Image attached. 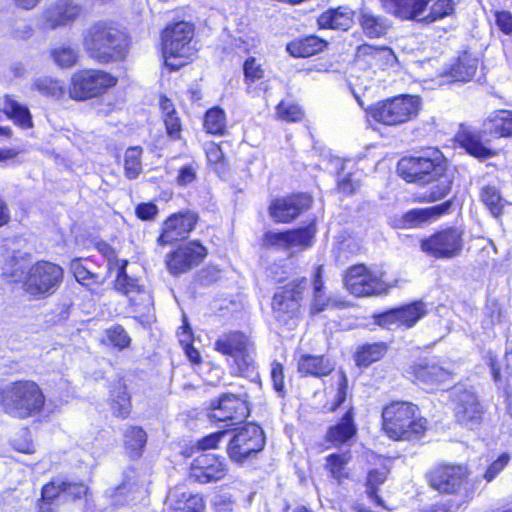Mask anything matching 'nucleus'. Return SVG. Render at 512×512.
I'll use <instances>...</instances> for the list:
<instances>
[{"instance_id":"nucleus-1","label":"nucleus","mask_w":512,"mask_h":512,"mask_svg":"<svg viewBox=\"0 0 512 512\" xmlns=\"http://www.w3.org/2000/svg\"><path fill=\"white\" fill-rule=\"evenodd\" d=\"M82 44L89 57L100 63L124 59L128 48L125 33L108 20L90 25L83 33Z\"/></svg>"},{"instance_id":"nucleus-2","label":"nucleus","mask_w":512,"mask_h":512,"mask_svg":"<svg viewBox=\"0 0 512 512\" xmlns=\"http://www.w3.org/2000/svg\"><path fill=\"white\" fill-rule=\"evenodd\" d=\"M383 430L393 440H417L424 435L427 420L411 402L396 401L382 411Z\"/></svg>"},{"instance_id":"nucleus-3","label":"nucleus","mask_w":512,"mask_h":512,"mask_svg":"<svg viewBox=\"0 0 512 512\" xmlns=\"http://www.w3.org/2000/svg\"><path fill=\"white\" fill-rule=\"evenodd\" d=\"M1 404L9 415L25 419L42 411L45 396L36 382L21 380L4 387L1 392Z\"/></svg>"},{"instance_id":"nucleus-4","label":"nucleus","mask_w":512,"mask_h":512,"mask_svg":"<svg viewBox=\"0 0 512 512\" xmlns=\"http://www.w3.org/2000/svg\"><path fill=\"white\" fill-rule=\"evenodd\" d=\"M194 27L186 21L169 25L162 33L164 63L172 70H177L187 63V59L195 54L192 44Z\"/></svg>"},{"instance_id":"nucleus-5","label":"nucleus","mask_w":512,"mask_h":512,"mask_svg":"<svg viewBox=\"0 0 512 512\" xmlns=\"http://www.w3.org/2000/svg\"><path fill=\"white\" fill-rule=\"evenodd\" d=\"M421 107V99L416 95H399L378 101L367 109V115L387 126H397L415 118Z\"/></svg>"},{"instance_id":"nucleus-6","label":"nucleus","mask_w":512,"mask_h":512,"mask_svg":"<svg viewBox=\"0 0 512 512\" xmlns=\"http://www.w3.org/2000/svg\"><path fill=\"white\" fill-rule=\"evenodd\" d=\"M61 266L50 261H37L31 265L21 280L23 291L36 300L53 295L63 282Z\"/></svg>"},{"instance_id":"nucleus-7","label":"nucleus","mask_w":512,"mask_h":512,"mask_svg":"<svg viewBox=\"0 0 512 512\" xmlns=\"http://www.w3.org/2000/svg\"><path fill=\"white\" fill-rule=\"evenodd\" d=\"M400 175L411 183L425 185L433 183L436 177L446 170L443 156L438 150H434L431 156L405 157L398 163Z\"/></svg>"},{"instance_id":"nucleus-8","label":"nucleus","mask_w":512,"mask_h":512,"mask_svg":"<svg viewBox=\"0 0 512 512\" xmlns=\"http://www.w3.org/2000/svg\"><path fill=\"white\" fill-rule=\"evenodd\" d=\"M308 282L305 277L297 278L275 293L272 301L274 318L282 325L293 326Z\"/></svg>"},{"instance_id":"nucleus-9","label":"nucleus","mask_w":512,"mask_h":512,"mask_svg":"<svg viewBox=\"0 0 512 512\" xmlns=\"http://www.w3.org/2000/svg\"><path fill=\"white\" fill-rule=\"evenodd\" d=\"M215 350L233 358L242 375L254 371V347L243 333L229 332L221 335L215 342Z\"/></svg>"},{"instance_id":"nucleus-10","label":"nucleus","mask_w":512,"mask_h":512,"mask_svg":"<svg viewBox=\"0 0 512 512\" xmlns=\"http://www.w3.org/2000/svg\"><path fill=\"white\" fill-rule=\"evenodd\" d=\"M464 232L457 227H448L435 232L420 242L421 250L436 259L458 257L464 246Z\"/></svg>"},{"instance_id":"nucleus-11","label":"nucleus","mask_w":512,"mask_h":512,"mask_svg":"<svg viewBox=\"0 0 512 512\" xmlns=\"http://www.w3.org/2000/svg\"><path fill=\"white\" fill-rule=\"evenodd\" d=\"M117 80L111 74L95 69H85L72 75L69 95L76 100L95 97L114 86Z\"/></svg>"},{"instance_id":"nucleus-12","label":"nucleus","mask_w":512,"mask_h":512,"mask_svg":"<svg viewBox=\"0 0 512 512\" xmlns=\"http://www.w3.org/2000/svg\"><path fill=\"white\" fill-rule=\"evenodd\" d=\"M265 445V437L260 426L249 423L239 429L228 445L230 458L238 463L256 455Z\"/></svg>"},{"instance_id":"nucleus-13","label":"nucleus","mask_w":512,"mask_h":512,"mask_svg":"<svg viewBox=\"0 0 512 512\" xmlns=\"http://www.w3.org/2000/svg\"><path fill=\"white\" fill-rule=\"evenodd\" d=\"M468 477L467 466L442 464L430 471L429 484L441 494H458L467 483Z\"/></svg>"},{"instance_id":"nucleus-14","label":"nucleus","mask_w":512,"mask_h":512,"mask_svg":"<svg viewBox=\"0 0 512 512\" xmlns=\"http://www.w3.org/2000/svg\"><path fill=\"white\" fill-rule=\"evenodd\" d=\"M346 289L358 297L385 293L388 285L364 265L351 267L344 278Z\"/></svg>"},{"instance_id":"nucleus-15","label":"nucleus","mask_w":512,"mask_h":512,"mask_svg":"<svg viewBox=\"0 0 512 512\" xmlns=\"http://www.w3.org/2000/svg\"><path fill=\"white\" fill-rule=\"evenodd\" d=\"M81 10V6L73 0H57L41 12L38 23L47 29L66 26L78 18Z\"/></svg>"},{"instance_id":"nucleus-16","label":"nucleus","mask_w":512,"mask_h":512,"mask_svg":"<svg viewBox=\"0 0 512 512\" xmlns=\"http://www.w3.org/2000/svg\"><path fill=\"white\" fill-rule=\"evenodd\" d=\"M210 418L215 421L229 422L228 426L242 422L249 413L245 399L234 394H223L215 402L211 403Z\"/></svg>"},{"instance_id":"nucleus-17","label":"nucleus","mask_w":512,"mask_h":512,"mask_svg":"<svg viewBox=\"0 0 512 512\" xmlns=\"http://www.w3.org/2000/svg\"><path fill=\"white\" fill-rule=\"evenodd\" d=\"M207 255V250L199 242L192 241L179 246L167 257V267L174 275L188 272L199 265Z\"/></svg>"},{"instance_id":"nucleus-18","label":"nucleus","mask_w":512,"mask_h":512,"mask_svg":"<svg viewBox=\"0 0 512 512\" xmlns=\"http://www.w3.org/2000/svg\"><path fill=\"white\" fill-rule=\"evenodd\" d=\"M198 215L190 210L171 215L163 224L162 233L158 238L161 245L172 243L179 239H185L195 228Z\"/></svg>"},{"instance_id":"nucleus-19","label":"nucleus","mask_w":512,"mask_h":512,"mask_svg":"<svg viewBox=\"0 0 512 512\" xmlns=\"http://www.w3.org/2000/svg\"><path fill=\"white\" fill-rule=\"evenodd\" d=\"M226 473L225 460L212 453L198 456L190 468V477L201 484L219 481L225 477Z\"/></svg>"},{"instance_id":"nucleus-20","label":"nucleus","mask_w":512,"mask_h":512,"mask_svg":"<svg viewBox=\"0 0 512 512\" xmlns=\"http://www.w3.org/2000/svg\"><path fill=\"white\" fill-rule=\"evenodd\" d=\"M314 234V225L281 233L267 232L264 236L263 245L266 247H274L276 249H290L298 246H308Z\"/></svg>"},{"instance_id":"nucleus-21","label":"nucleus","mask_w":512,"mask_h":512,"mask_svg":"<svg viewBox=\"0 0 512 512\" xmlns=\"http://www.w3.org/2000/svg\"><path fill=\"white\" fill-rule=\"evenodd\" d=\"M310 203L311 198L303 194L283 197L271 203L269 213L276 222L286 223L296 218L304 209H307Z\"/></svg>"},{"instance_id":"nucleus-22","label":"nucleus","mask_w":512,"mask_h":512,"mask_svg":"<svg viewBox=\"0 0 512 512\" xmlns=\"http://www.w3.org/2000/svg\"><path fill=\"white\" fill-rule=\"evenodd\" d=\"M454 395L455 415L457 420L464 425L477 423L483 413L482 406L477 396L471 391H461L460 389H456Z\"/></svg>"},{"instance_id":"nucleus-23","label":"nucleus","mask_w":512,"mask_h":512,"mask_svg":"<svg viewBox=\"0 0 512 512\" xmlns=\"http://www.w3.org/2000/svg\"><path fill=\"white\" fill-rule=\"evenodd\" d=\"M382 4L387 12L397 17L425 22L429 0H382Z\"/></svg>"},{"instance_id":"nucleus-24","label":"nucleus","mask_w":512,"mask_h":512,"mask_svg":"<svg viewBox=\"0 0 512 512\" xmlns=\"http://www.w3.org/2000/svg\"><path fill=\"white\" fill-rule=\"evenodd\" d=\"M356 433L357 427L354 422L353 408L350 407L338 423L329 427L325 439L335 447H338L349 443Z\"/></svg>"},{"instance_id":"nucleus-25","label":"nucleus","mask_w":512,"mask_h":512,"mask_svg":"<svg viewBox=\"0 0 512 512\" xmlns=\"http://www.w3.org/2000/svg\"><path fill=\"white\" fill-rule=\"evenodd\" d=\"M334 367V363L324 355L303 354L297 362V371L302 376H327L334 370Z\"/></svg>"},{"instance_id":"nucleus-26","label":"nucleus","mask_w":512,"mask_h":512,"mask_svg":"<svg viewBox=\"0 0 512 512\" xmlns=\"http://www.w3.org/2000/svg\"><path fill=\"white\" fill-rule=\"evenodd\" d=\"M167 501L171 512H202L203 501L197 494L186 492L181 487L170 490Z\"/></svg>"},{"instance_id":"nucleus-27","label":"nucleus","mask_w":512,"mask_h":512,"mask_svg":"<svg viewBox=\"0 0 512 512\" xmlns=\"http://www.w3.org/2000/svg\"><path fill=\"white\" fill-rule=\"evenodd\" d=\"M413 373L418 383L433 386L445 382L450 373L437 363L423 360L413 367Z\"/></svg>"},{"instance_id":"nucleus-28","label":"nucleus","mask_w":512,"mask_h":512,"mask_svg":"<svg viewBox=\"0 0 512 512\" xmlns=\"http://www.w3.org/2000/svg\"><path fill=\"white\" fill-rule=\"evenodd\" d=\"M483 132L496 137L512 136V111L491 112L483 123Z\"/></svg>"},{"instance_id":"nucleus-29","label":"nucleus","mask_w":512,"mask_h":512,"mask_svg":"<svg viewBox=\"0 0 512 512\" xmlns=\"http://www.w3.org/2000/svg\"><path fill=\"white\" fill-rule=\"evenodd\" d=\"M317 22L320 28L346 31L353 23V11L344 6L329 9L320 14Z\"/></svg>"},{"instance_id":"nucleus-30","label":"nucleus","mask_w":512,"mask_h":512,"mask_svg":"<svg viewBox=\"0 0 512 512\" xmlns=\"http://www.w3.org/2000/svg\"><path fill=\"white\" fill-rule=\"evenodd\" d=\"M137 265H134L128 271V268L116 274L114 287L117 292L125 295L127 298L132 297L145 288L141 279L135 275L134 269Z\"/></svg>"},{"instance_id":"nucleus-31","label":"nucleus","mask_w":512,"mask_h":512,"mask_svg":"<svg viewBox=\"0 0 512 512\" xmlns=\"http://www.w3.org/2000/svg\"><path fill=\"white\" fill-rule=\"evenodd\" d=\"M322 271V266H318L313 276V297L310 305V310L313 314L320 313L337 305V303L324 292Z\"/></svg>"},{"instance_id":"nucleus-32","label":"nucleus","mask_w":512,"mask_h":512,"mask_svg":"<svg viewBox=\"0 0 512 512\" xmlns=\"http://www.w3.org/2000/svg\"><path fill=\"white\" fill-rule=\"evenodd\" d=\"M451 208V202L446 201L442 204L421 209H412L404 215V222L412 226L438 218L446 214Z\"/></svg>"},{"instance_id":"nucleus-33","label":"nucleus","mask_w":512,"mask_h":512,"mask_svg":"<svg viewBox=\"0 0 512 512\" xmlns=\"http://www.w3.org/2000/svg\"><path fill=\"white\" fill-rule=\"evenodd\" d=\"M132 312L141 322L149 323L154 319L153 298L145 288L128 298Z\"/></svg>"},{"instance_id":"nucleus-34","label":"nucleus","mask_w":512,"mask_h":512,"mask_svg":"<svg viewBox=\"0 0 512 512\" xmlns=\"http://www.w3.org/2000/svg\"><path fill=\"white\" fill-rule=\"evenodd\" d=\"M326 44L324 40L311 35L289 43L287 50L294 57H310L322 51Z\"/></svg>"},{"instance_id":"nucleus-35","label":"nucleus","mask_w":512,"mask_h":512,"mask_svg":"<svg viewBox=\"0 0 512 512\" xmlns=\"http://www.w3.org/2000/svg\"><path fill=\"white\" fill-rule=\"evenodd\" d=\"M359 22L364 34L371 38L385 35L390 27V23L386 18L375 15L367 10L361 12Z\"/></svg>"},{"instance_id":"nucleus-36","label":"nucleus","mask_w":512,"mask_h":512,"mask_svg":"<svg viewBox=\"0 0 512 512\" xmlns=\"http://www.w3.org/2000/svg\"><path fill=\"white\" fill-rule=\"evenodd\" d=\"M457 141L461 147L476 158L487 159L495 155V152L485 147L479 136L471 131L463 130L460 132L457 135Z\"/></svg>"},{"instance_id":"nucleus-37","label":"nucleus","mask_w":512,"mask_h":512,"mask_svg":"<svg viewBox=\"0 0 512 512\" xmlns=\"http://www.w3.org/2000/svg\"><path fill=\"white\" fill-rule=\"evenodd\" d=\"M147 442L146 432L137 426H130L124 432V445L131 458H139Z\"/></svg>"},{"instance_id":"nucleus-38","label":"nucleus","mask_w":512,"mask_h":512,"mask_svg":"<svg viewBox=\"0 0 512 512\" xmlns=\"http://www.w3.org/2000/svg\"><path fill=\"white\" fill-rule=\"evenodd\" d=\"M131 398L125 385L118 382L111 392V409L115 416L125 419L131 412Z\"/></svg>"},{"instance_id":"nucleus-39","label":"nucleus","mask_w":512,"mask_h":512,"mask_svg":"<svg viewBox=\"0 0 512 512\" xmlns=\"http://www.w3.org/2000/svg\"><path fill=\"white\" fill-rule=\"evenodd\" d=\"M477 67L478 59L465 53L458 59V62L451 67L449 76L454 81L466 82L474 77Z\"/></svg>"},{"instance_id":"nucleus-40","label":"nucleus","mask_w":512,"mask_h":512,"mask_svg":"<svg viewBox=\"0 0 512 512\" xmlns=\"http://www.w3.org/2000/svg\"><path fill=\"white\" fill-rule=\"evenodd\" d=\"M3 109L6 115L20 127L30 128L32 126L31 115L28 108L9 96L4 98Z\"/></svg>"},{"instance_id":"nucleus-41","label":"nucleus","mask_w":512,"mask_h":512,"mask_svg":"<svg viewBox=\"0 0 512 512\" xmlns=\"http://www.w3.org/2000/svg\"><path fill=\"white\" fill-rule=\"evenodd\" d=\"M350 460L351 455L349 452L340 454L333 453L326 457V468L329 470L331 477L335 479L338 484H341L344 479L348 478L346 466Z\"/></svg>"},{"instance_id":"nucleus-42","label":"nucleus","mask_w":512,"mask_h":512,"mask_svg":"<svg viewBox=\"0 0 512 512\" xmlns=\"http://www.w3.org/2000/svg\"><path fill=\"white\" fill-rule=\"evenodd\" d=\"M386 350V345L383 343L364 345L356 353V365L359 367H368L372 363L380 360L385 355Z\"/></svg>"},{"instance_id":"nucleus-43","label":"nucleus","mask_w":512,"mask_h":512,"mask_svg":"<svg viewBox=\"0 0 512 512\" xmlns=\"http://www.w3.org/2000/svg\"><path fill=\"white\" fill-rule=\"evenodd\" d=\"M65 481L55 478L42 488V501L40 505L41 512H51L46 505L54 501L64 502Z\"/></svg>"},{"instance_id":"nucleus-44","label":"nucleus","mask_w":512,"mask_h":512,"mask_svg":"<svg viewBox=\"0 0 512 512\" xmlns=\"http://www.w3.org/2000/svg\"><path fill=\"white\" fill-rule=\"evenodd\" d=\"M398 311L400 324L408 328L415 325L427 313L426 305L422 301L399 307Z\"/></svg>"},{"instance_id":"nucleus-45","label":"nucleus","mask_w":512,"mask_h":512,"mask_svg":"<svg viewBox=\"0 0 512 512\" xmlns=\"http://www.w3.org/2000/svg\"><path fill=\"white\" fill-rule=\"evenodd\" d=\"M142 148L139 146L129 147L124 154V173L132 180L136 179L142 172L141 155Z\"/></svg>"},{"instance_id":"nucleus-46","label":"nucleus","mask_w":512,"mask_h":512,"mask_svg":"<svg viewBox=\"0 0 512 512\" xmlns=\"http://www.w3.org/2000/svg\"><path fill=\"white\" fill-rule=\"evenodd\" d=\"M429 192H426L422 199L426 202H436L445 198L451 191L452 179L451 176L445 171L441 176L436 177Z\"/></svg>"},{"instance_id":"nucleus-47","label":"nucleus","mask_w":512,"mask_h":512,"mask_svg":"<svg viewBox=\"0 0 512 512\" xmlns=\"http://www.w3.org/2000/svg\"><path fill=\"white\" fill-rule=\"evenodd\" d=\"M50 55L55 64L61 68L74 66L79 58L78 51L69 45H60L52 48Z\"/></svg>"},{"instance_id":"nucleus-48","label":"nucleus","mask_w":512,"mask_h":512,"mask_svg":"<svg viewBox=\"0 0 512 512\" xmlns=\"http://www.w3.org/2000/svg\"><path fill=\"white\" fill-rule=\"evenodd\" d=\"M358 57H371L376 61H383L387 65H392L396 60L393 51L388 47H374L368 44L360 45L357 49Z\"/></svg>"},{"instance_id":"nucleus-49","label":"nucleus","mask_w":512,"mask_h":512,"mask_svg":"<svg viewBox=\"0 0 512 512\" xmlns=\"http://www.w3.org/2000/svg\"><path fill=\"white\" fill-rule=\"evenodd\" d=\"M454 11L453 0H429V7L427 15L425 16V23H433L446 16H449Z\"/></svg>"},{"instance_id":"nucleus-50","label":"nucleus","mask_w":512,"mask_h":512,"mask_svg":"<svg viewBox=\"0 0 512 512\" xmlns=\"http://www.w3.org/2000/svg\"><path fill=\"white\" fill-rule=\"evenodd\" d=\"M387 473H388V471L386 468L371 470L368 473L367 483H366L368 496L371 499H373L378 506H381L384 508H386L384 501L382 500V498L380 496L377 495L376 490L379 485H381L385 482V480L387 478Z\"/></svg>"},{"instance_id":"nucleus-51","label":"nucleus","mask_w":512,"mask_h":512,"mask_svg":"<svg viewBox=\"0 0 512 512\" xmlns=\"http://www.w3.org/2000/svg\"><path fill=\"white\" fill-rule=\"evenodd\" d=\"M33 87L41 94L52 97L61 98L65 94L62 84L51 77L43 76L34 81Z\"/></svg>"},{"instance_id":"nucleus-52","label":"nucleus","mask_w":512,"mask_h":512,"mask_svg":"<svg viewBox=\"0 0 512 512\" xmlns=\"http://www.w3.org/2000/svg\"><path fill=\"white\" fill-rule=\"evenodd\" d=\"M204 127L210 134L222 135L226 128L225 113L220 108H213L205 115Z\"/></svg>"},{"instance_id":"nucleus-53","label":"nucleus","mask_w":512,"mask_h":512,"mask_svg":"<svg viewBox=\"0 0 512 512\" xmlns=\"http://www.w3.org/2000/svg\"><path fill=\"white\" fill-rule=\"evenodd\" d=\"M276 114L287 122H298L304 115L301 107L291 101H281L276 107Z\"/></svg>"},{"instance_id":"nucleus-54","label":"nucleus","mask_w":512,"mask_h":512,"mask_svg":"<svg viewBox=\"0 0 512 512\" xmlns=\"http://www.w3.org/2000/svg\"><path fill=\"white\" fill-rule=\"evenodd\" d=\"M70 268L76 280L85 286L102 283V281L98 280V276L90 272L79 259L73 260Z\"/></svg>"},{"instance_id":"nucleus-55","label":"nucleus","mask_w":512,"mask_h":512,"mask_svg":"<svg viewBox=\"0 0 512 512\" xmlns=\"http://www.w3.org/2000/svg\"><path fill=\"white\" fill-rule=\"evenodd\" d=\"M482 201L494 216H498L503 208L502 199L495 187L487 186L482 189Z\"/></svg>"},{"instance_id":"nucleus-56","label":"nucleus","mask_w":512,"mask_h":512,"mask_svg":"<svg viewBox=\"0 0 512 512\" xmlns=\"http://www.w3.org/2000/svg\"><path fill=\"white\" fill-rule=\"evenodd\" d=\"M106 336L109 342L119 349L128 347L131 342V338L121 325H115L107 329Z\"/></svg>"},{"instance_id":"nucleus-57","label":"nucleus","mask_w":512,"mask_h":512,"mask_svg":"<svg viewBox=\"0 0 512 512\" xmlns=\"http://www.w3.org/2000/svg\"><path fill=\"white\" fill-rule=\"evenodd\" d=\"M243 71L245 80L249 82H254L259 80L264 75V70L261 67L260 63H257L254 57H249L243 65Z\"/></svg>"},{"instance_id":"nucleus-58","label":"nucleus","mask_w":512,"mask_h":512,"mask_svg":"<svg viewBox=\"0 0 512 512\" xmlns=\"http://www.w3.org/2000/svg\"><path fill=\"white\" fill-rule=\"evenodd\" d=\"M197 173L198 166L195 163L184 165L179 169L176 183L179 186H187L197 179Z\"/></svg>"},{"instance_id":"nucleus-59","label":"nucleus","mask_w":512,"mask_h":512,"mask_svg":"<svg viewBox=\"0 0 512 512\" xmlns=\"http://www.w3.org/2000/svg\"><path fill=\"white\" fill-rule=\"evenodd\" d=\"M510 456L503 453L496 459L487 469L484 478L487 482H491L508 464Z\"/></svg>"},{"instance_id":"nucleus-60","label":"nucleus","mask_w":512,"mask_h":512,"mask_svg":"<svg viewBox=\"0 0 512 512\" xmlns=\"http://www.w3.org/2000/svg\"><path fill=\"white\" fill-rule=\"evenodd\" d=\"M104 258L107 262V269L109 273L116 272L117 274L123 269L128 268V261L118 258L114 249Z\"/></svg>"},{"instance_id":"nucleus-61","label":"nucleus","mask_w":512,"mask_h":512,"mask_svg":"<svg viewBox=\"0 0 512 512\" xmlns=\"http://www.w3.org/2000/svg\"><path fill=\"white\" fill-rule=\"evenodd\" d=\"M104 258L107 262V269L109 273L116 272L117 274L123 269L128 268V261L118 258L114 249Z\"/></svg>"},{"instance_id":"nucleus-62","label":"nucleus","mask_w":512,"mask_h":512,"mask_svg":"<svg viewBox=\"0 0 512 512\" xmlns=\"http://www.w3.org/2000/svg\"><path fill=\"white\" fill-rule=\"evenodd\" d=\"M271 378L276 392H284V373L283 366L279 362H273L271 368Z\"/></svg>"},{"instance_id":"nucleus-63","label":"nucleus","mask_w":512,"mask_h":512,"mask_svg":"<svg viewBox=\"0 0 512 512\" xmlns=\"http://www.w3.org/2000/svg\"><path fill=\"white\" fill-rule=\"evenodd\" d=\"M164 123L169 136L174 139L179 138L181 132V123L177 113L164 116Z\"/></svg>"},{"instance_id":"nucleus-64","label":"nucleus","mask_w":512,"mask_h":512,"mask_svg":"<svg viewBox=\"0 0 512 512\" xmlns=\"http://www.w3.org/2000/svg\"><path fill=\"white\" fill-rule=\"evenodd\" d=\"M496 24L505 34L512 33V13L508 11L496 12Z\"/></svg>"}]
</instances>
